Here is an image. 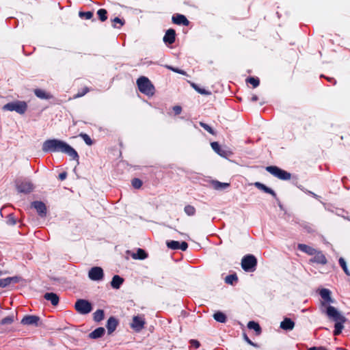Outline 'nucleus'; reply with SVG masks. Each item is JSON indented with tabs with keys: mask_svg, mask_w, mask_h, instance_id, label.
<instances>
[{
	"mask_svg": "<svg viewBox=\"0 0 350 350\" xmlns=\"http://www.w3.org/2000/svg\"><path fill=\"white\" fill-rule=\"evenodd\" d=\"M42 150L44 152H59L67 154L73 160L78 161L79 155L77 152L69 144L59 139H52L44 142Z\"/></svg>",
	"mask_w": 350,
	"mask_h": 350,
	"instance_id": "obj_1",
	"label": "nucleus"
},
{
	"mask_svg": "<svg viewBox=\"0 0 350 350\" xmlns=\"http://www.w3.org/2000/svg\"><path fill=\"white\" fill-rule=\"evenodd\" d=\"M325 312L329 319L335 322L334 335L338 336L344 328L343 324L346 321V318L332 306L327 307Z\"/></svg>",
	"mask_w": 350,
	"mask_h": 350,
	"instance_id": "obj_2",
	"label": "nucleus"
},
{
	"mask_svg": "<svg viewBox=\"0 0 350 350\" xmlns=\"http://www.w3.org/2000/svg\"><path fill=\"white\" fill-rule=\"evenodd\" d=\"M137 85L139 92L146 96H152L154 94V87L146 77H140L137 79Z\"/></svg>",
	"mask_w": 350,
	"mask_h": 350,
	"instance_id": "obj_3",
	"label": "nucleus"
},
{
	"mask_svg": "<svg viewBox=\"0 0 350 350\" xmlns=\"http://www.w3.org/2000/svg\"><path fill=\"white\" fill-rule=\"evenodd\" d=\"M257 266V259L253 254H247L242 258L241 267L247 272H253Z\"/></svg>",
	"mask_w": 350,
	"mask_h": 350,
	"instance_id": "obj_4",
	"label": "nucleus"
},
{
	"mask_svg": "<svg viewBox=\"0 0 350 350\" xmlns=\"http://www.w3.org/2000/svg\"><path fill=\"white\" fill-rule=\"evenodd\" d=\"M27 109V105L25 101H15L5 104L3 107V110L10 111L18 113L19 114H23Z\"/></svg>",
	"mask_w": 350,
	"mask_h": 350,
	"instance_id": "obj_5",
	"label": "nucleus"
},
{
	"mask_svg": "<svg viewBox=\"0 0 350 350\" xmlns=\"http://www.w3.org/2000/svg\"><path fill=\"white\" fill-rule=\"evenodd\" d=\"M266 170L273 176L282 180H290L291 178V173L275 165L267 166L266 167Z\"/></svg>",
	"mask_w": 350,
	"mask_h": 350,
	"instance_id": "obj_6",
	"label": "nucleus"
},
{
	"mask_svg": "<svg viewBox=\"0 0 350 350\" xmlns=\"http://www.w3.org/2000/svg\"><path fill=\"white\" fill-rule=\"evenodd\" d=\"M75 310L81 314H87L92 310V306L90 301L85 299H78L75 304Z\"/></svg>",
	"mask_w": 350,
	"mask_h": 350,
	"instance_id": "obj_7",
	"label": "nucleus"
},
{
	"mask_svg": "<svg viewBox=\"0 0 350 350\" xmlns=\"http://www.w3.org/2000/svg\"><path fill=\"white\" fill-rule=\"evenodd\" d=\"M88 277L94 281L103 280L104 277L103 270L100 267H94L88 272Z\"/></svg>",
	"mask_w": 350,
	"mask_h": 350,
	"instance_id": "obj_8",
	"label": "nucleus"
},
{
	"mask_svg": "<svg viewBox=\"0 0 350 350\" xmlns=\"http://www.w3.org/2000/svg\"><path fill=\"white\" fill-rule=\"evenodd\" d=\"M146 322L144 318L140 316H135L131 323V327L135 332H140L144 327Z\"/></svg>",
	"mask_w": 350,
	"mask_h": 350,
	"instance_id": "obj_9",
	"label": "nucleus"
},
{
	"mask_svg": "<svg viewBox=\"0 0 350 350\" xmlns=\"http://www.w3.org/2000/svg\"><path fill=\"white\" fill-rule=\"evenodd\" d=\"M31 206L36 210L38 214L41 217H46L47 209L44 202L41 201H34L31 202Z\"/></svg>",
	"mask_w": 350,
	"mask_h": 350,
	"instance_id": "obj_10",
	"label": "nucleus"
},
{
	"mask_svg": "<svg viewBox=\"0 0 350 350\" xmlns=\"http://www.w3.org/2000/svg\"><path fill=\"white\" fill-rule=\"evenodd\" d=\"M166 245L168 248L174 250H180L182 251H186L188 248V244L185 241L179 243L177 241H169L166 242Z\"/></svg>",
	"mask_w": 350,
	"mask_h": 350,
	"instance_id": "obj_11",
	"label": "nucleus"
},
{
	"mask_svg": "<svg viewBox=\"0 0 350 350\" xmlns=\"http://www.w3.org/2000/svg\"><path fill=\"white\" fill-rule=\"evenodd\" d=\"M314 257L310 259V262L317 263L321 265H325L327 263V260L323 253L320 250H317L316 253L313 254Z\"/></svg>",
	"mask_w": 350,
	"mask_h": 350,
	"instance_id": "obj_12",
	"label": "nucleus"
},
{
	"mask_svg": "<svg viewBox=\"0 0 350 350\" xmlns=\"http://www.w3.org/2000/svg\"><path fill=\"white\" fill-rule=\"evenodd\" d=\"M33 186L30 182H18L16 184V189L19 193H29L33 191Z\"/></svg>",
	"mask_w": 350,
	"mask_h": 350,
	"instance_id": "obj_13",
	"label": "nucleus"
},
{
	"mask_svg": "<svg viewBox=\"0 0 350 350\" xmlns=\"http://www.w3.org/2000/svg\"><path fill=\"white\" fill-rule=\"evenodd\" d=\"M40 317L36 315H26L22 320L21 323L25 325H38Z\"/></svg>",
	"mask_w": 350,
	"mask_h": 350,
	"instance_id": "obj_14",
	"label": "nucleus"
},
{
	"mask_svg": "<svg viewBox=\"0 0 350 350\" xmlns=\"http://www.w3.org/2000/svg\"><path fill=\"white\" fill-rule=\"evenodd\" d=\"M172 23L178 25H185L188 26L189 25V21L188 19L183 14H176L172 16Z\"/></svg>",
	"mask_w": 350,
	"mask_h": 350,
	"instance_id": "obj_15",
	"label": "nucleus"
},
{
	"mask_svg": "<svg viewBox=\"0 0 350 350\" xmlns=\"http://www.w3.org/2000/svg\"><path fill=\"white\" fill-rule=\"evenodd\" d=\"M163 42L166 44H172L176 40V31L173 29H169L166 31L163 36Z\"/></svg>",
	"mask_w": 350,
	"mask_h": 350,
	"instance_id": "obj_16",
	"label": "nucleus"
},
{
	"mask_svg": "<svg viewBox=\"0 0 350 350\" xmlns=\"http://www.w3.org/2000/svg\"><path fill=\"white\" fill-rule=\"evenodd\" d=\"M118 325V321L114 317H110L107 322V329L108 334H111Z\"/></svg>",
	"mask_w": 350,
	"mask_h": 350,
	"instance_id": "obj_17",
	"label": "nucleus"
},
{
	"mask_svg": "<svg viewBox=\"0 0 350 350\" xmlns=\"http://www.w3.org/2000/svg\"><path fill=\"white\" fill-rule=\"evenodd\" d=\"M20 278L18 276L8 277L6 278L0 279V288H5L12 283H18Z\"/></svg>",
	"mask_w": 350,
	"mask_h": 350,
	"instance_id": "obj_18",
	"label": "nucleus"
},
{
	"mask_svg": "<svg viewBox=\"0 0 350 350\" xmlns=\"http://www.w3.org/2000/svg\"><path fill=\"white\" fill-rule=\"evenodd\" d=\"M320 295L324 301L323 302H322L323 306L333 302L332 299L331 297V292L327 288L322 289L320 291Z\"/></svg>",
	"mask_w": 350,
	"mask_h": 350,
	"instance_id": "obj_19",
	"label": "nucleus"
},
{
	"mask_svg": "<svg viewBox=\"0 0 350 350\" xmlns=\"http://www.w3.org/2000/svg\"><path fill=\"white\" fill-rule=\"evenodd\" d=\"M44 298L49 301L53 306H57L59 304V296L54 293H46L44 295Z\"/></svg>",
	"mask_w": 350,
	"mask_h": 350,
	"instance_id": "obj_20",
	"label": "nucleus"
},
{
	"mask_svg": "<svg viewBox=\"0 0 350 350\" xmlns=\"http://www.w3.org/2000/svg\"><path fill=\"white\" fill-rule=\"evenodd\" d=\"M254 185L256 188L264 191L265 193H269L274 198L277 197L275 192L271 188L267 187L265 185L260 182H256Z\"/></svg>",
	"mask_w": 350,
	"mask_h": 350,
	"instance_id": "obj_21",
	"label": "nucleus"
},
{
	"mask_svg": "<svg viewBox=\"0 0 350 350\" xmlns=\"http://www.w3.org/2000/svg\"><path fill=\"white\" fill-rule=\"evenodd\" d=\"M297 248L299 250H300L310 256H313V254H315L316 251H317V250L313 248L312 247L309 246L306 244H304V243L298 244Z\"/></svg>",
	"mask_w": 350,
	"mask_h": 350,
	"instance_id": "obj_22",
	"label": "nucleus"
},
{
	"mask_svg": "<svg viewBox=\"0 0 350 350\" xmlns=\"http://www.w3.org/2000/svg\"><path fill=\"white\" fill-rule=\"evenodd\" d=\"M295 323L290 318H285L280 323V327L284 330H292Z\"/></svg>",
	"mask_w": 350,
	"mask_h": 350,
	"instance_id": "obj_23",
	"label": "nucleus"
},
{
	"mask_svg": "<svg viewBox=\"0 0 350 350\" xmlns=\"http://www.w3.org/2000/svg\"><path fill=\"white\" fill-rule=\"evenodd\" d=\"M105 332V329L103 327H99L95 329L93 332L89 334V337L90 338L96 339L102 337Z\"/></svg>",
	"mask_w": 350,
	"mask_h": 350,
	"instance_id": "obj_24",
	"label": "nucleus"
},
{
	"mask_svg": "<svg viewBox=\"0 0 350 350\" xmlns=\"http://www.w3.org/2000/svg\"><path fill=\"white\" fill-rule=\"evenodd\" d=\"M123 282L124 279L122 278L118 275H115L111 282V286L115 289H118Z\"/></svg>",
	"mask_w": 350,
	"mask_h": 350,
	"instance_id": "obj_25",
	"label": "nucleus"
},
{
	"mask_svg": "<svg viewBox=\"0 0 350 350\" xmlns=\"http://www.w3.org/2000/svg\"><path fill=\"white\" fill-rule=\"evenodd\" d=\"M211 148L213 150L217 152L219 155L221 157H226V151L224 149H222L217 142H213L211 144Z\"/></svg>",
	"mask_w": 350,
	"mask_h": 350,
	"instance_id": "obj_26",
	"label": "nucleus"
},
{
	"mask_svg": "<svg viewBox=\"0 0 350 350\" xmlns=\"http://www.w3.org/2000/svg\"><path fill=\"white\" fill-rule=\"evenodd\" d=\"M211 185L213 189L216 190H222L228 188L230 187V183H221L218 180H212Z\"/></svg>",
	"mask_w": 350,
	"mask_h": 350,
	"instance_id": "obj_27",
	"label": "nucleus"
},
{
	"mask_svg": "<svg viewBox=\"0 0 350 350\" xmlns=\"http://www.w3.org/2000/svg\"><path fill=\"white\" fill-rule=\"evenodd\" d=\"M34 94L37 97L41 99H49L52 97L50 94L41 89H35Z\"/></svg>",
	"mask_w": 350,
	"mask_h": 350,
	"instance_id": "obj_28",
	"label": "nucleus"
},
{
	"mask_svg": "<svg viewBox=\"0 0 350 350\" xmlns=\"http://www.w3.org/2000/svg\"><path fill=\"white\" fill-rule=\"evenodd\" d=\"M132 257L134 259L144 260L148 257V254L144 250L138 248L137 252L133 254Z\"/></svg>",
	"mask_w": 350,
	"mask_h": 350,
	"instance_id": "obj_29",
	"label": "nucleus"
},
{
	"mask_svg": "<svg viewBox=\"0 0 350 350\" xmlns=\"http://www.w3.org/2000/svg\"><path fill=\"white\" fill-rule=\"evenodd\" d=\"M247 327L250 329H254L256 335H260L262 332L260 325L258 323L253 321H249V323H247Z\"/></svg>",
	"mask_w": 350,
	"mask_h": 350,
	"instance_id": "obj_30",
	"label": "nucleus"
},
{
	"mask_svg": "<svg viewBox=\"0 0 350 350\" xmlns=\"http://www.w3.org/2000/svg\"><path fill=\"white\" fill-rule=\"evenodd\" d=\"M213 318L216 321L219 323H226L227 321L226 315L220 311L216 312L213 314Z\"/></svg>",
	"mask_w": 350,
	"mask_h": 350,
	"instance_id": "obj_31",
	"label": "nucleus"
},
{
	"mask_svg": "<svg viewBox=\"0 0 350 350\" xmlns=\"http://www.w3.org/2000/svg\"><path fill=\"white\" fill-rule=\"evenodd\" d=\"M105 317V313L103 310L98 309L93 314V319L94 321L96 322H100Z\"/></svg>",
	"mask_w": 350,
	"mask_h": 350,
	"instance_id": "obj_32",
	"label": "nucleus"
},
{
	"mask_svg": "<svg viewBox=\"0 0 350 350\" xmlns=\"http://www.w3.org/2000/svg\"><path fill=\"white\" fill-rule=\"evenodd\" d=\"M97 15L100 21L104 22L107 19V11L101 8L97 11Z\"/></svg>",
	"mask_w": 350,
	"mask_h": 350,
	"instance_id": "obj_33",
	"label": "nucleus"
},
{
	"mask_svg": "<svg viewBox=\"0 0 350 350\" xmlns=\"http://www.w3.org/2000/svg\"><path fill=\"white\" fill-rule=\"evenodd\" d=\"M184 211L188 216H193L196 213V208L190 204L185 206Z\"/></svg>",
	"mask_w": 350,
	"mask_h": 350,
	"instance_id": "obj_34",
	"label": "nucleus"
},
{
	"mask_svg": "<svg viewBox=\"0 0 350 350\" xmlns=\"http://www.w3.org/2000/svg\"><path fill=\"white\" fill-rule=\"evenodd\" d=\"M124 21L120 19L118 17H116L112 20L113 27L114 28H120L122 26L124 25Z\"/></svg>",
	"mask_w": 350,
	"mask_h": 350,
	"instance_id": "obj_35",
	"label": "nucleus"
},
{
	"mask_svg": "<svg viewBox=\"0 0 350 350\" xmlns=\"http://www.w3.org/2000/svg\"><path fill=\"white\" fill-rule=\"evenodd\" d=\"M246 82L250 83L253 86V88H256L260 84V80L258 77H248L246 79Z\"/></svg>",
	"mask_w": 350,
	"mask_h": 350,
	"instance_id": "obj_36",
	"label": "nucleus"
},
{
	"mask_svg": "<svg viewBox=\"0 0 350 350\" xmlns=\"http://www.w3.org/2000/svg\"><path fill=\"white\" fill-rule=\"evenodd\" d=\"M238 281V277L237 274H230L226 277L225 282L229 284H233L234 282Z\"/></svg>",
	"mask_w": 350,
	"mask_h": 350,
	"instance_id": "obj_37",
	"label": "nucleus"
},
{
	"mask_svg": "<svg viewBox=\"0 0 350 350\" xmlns=\"http://www.w3.org/2000/svg\"><path fill=\"white\" fill-rule=\"evenodd\" d=\"M79 16L81 18H85V19L89 20L93 17L94 13L91 11H88V12H81V11L79 12Z\"/></svg>",
	"mask_w": 350,
	"mask_h": 350,
	"instance_id": "obj_38",
	"label": "nucleus"
},
{
	"mask_svg": "<svg viewBox=\"0 0 350 350\" xmlns=\"http://www.w3.org/2000/svg\"><path fill=\"white\" fill-rule=\"evenodd\" d=\"M338 262H339V265L340 266L342 267V269H343L344 272L347 275H350V273L349 271V269L347 268V263L345 260V259L342 257H340L338 260Z\"/></svg>",
	"mask_w": 350,
	"mask_h": 350,
	"instance_id": "obj_39",
	"label": "nucleus"
},
{
	"mask_svg": "<svg viewBox=\"0 0 350 350\" xmlns=\"http://www.w3.org/2000/svg\"><path fill=\"white\" fill-rule=\"evenodd\" d=\"M200 125L201 127H202L204 130H206L207 132H208L210 134L213 135H215L216 133L215 131L206 123H204L203 122H200Z\"/></svg>",
	"mask_w": 350,
	"mask_h": 350,
	"instance_id": "obj_40",
	"label": "nucleus"
},
{
	"mask_svg": "<svg viewBox=\"0 0 350 350\" xmlns=\"http://www.w3.org/2000/svg\"><path fill=\"white\" fill-rule=\"evenodd\" d=\"M90 91L88 87H84L83 89L78 91V92L74 96V98H77L83 96Z\"/></svg>",
	"mask_w": 350,
	"mask_h": 350,
	"instance_id": "obj_41",
	"label": "nucleus"
},
{
	"mask_svg": "<svg viewBox=\"0 0 350 350\" xmlns=\"http://www.w3.org/2000/svg\"><path fill=\"white\" fill-rule=\"evenodd\" d=\"M14 322V317L13 316H8L3 318L1 322V325H10Z\"/></svg>",
	"mask_w": 350,
	"mask_h": 350,
	"instance_id": "obj_42",
	"label": "nucleus"
},
{
	"mask_svg": "<svg viewBox=\"0 0 350 350\" xmlns=\"http://www.w3.org/2000/svg\"><path fill=\"white\" fill-rule=\"evenodd\" d=\"M79 136L82 137L87 145L91 146L93 144L92 139L86 133H81Z\"/></svg>",
	"mask_w": 350,
	"mask_h": 350,
	"instance_id": "obj_43",
	"label": "nucleus"
},
{
	"mask_svg": "<svg viewBox=\"0 0 350 350\" xmlns=\"http://www.w3.org/2000/svg\"><path fill=\"white\" fill-rule=\"evenodd\" d=\"M132 186L135 189H139L142 186V181L137 178H135L131 181Z\"/></svg>",
	"mask_w": 350,
	"mask_h": 350,
	"instance_id": "obj_44",
	"label": "nucleus"
},
{
	"mask_svg": "<svg viewBox=\"0 0 350 350\" xmlns=\"http://www.w3.org/2000/svg\"><path fill=\"white\" fill-rule=\"evenodd\" d=\"M6 222L8 225L14 226L16 224V219L13 214H9L7 216Z\"/></svg>",
	"mask_w": 350,
	"mask_h": 350,
	"instance_id": "obj_45",
	"label": "nucleus"
},
{
	"mask_svg": "<svg viewBox=\"0 0 350 350\" xmlns=\"http://www.w3.org/2000/svg\"><path fill=\"white\" fill-rule=\"evenodd\" d=\"M192 86L193 87V88L200 94H203V95H208L211 94L210 92L206 90L205 89H202L200 88H199L197 85L193 83L192 84Z\"/></svg>",
	"mask_w": 350,
	"mask_h": 350,
	"instance_id": "obj_46",
	"label": "nucleus"
},
{
	"mask_svg": "<svg viewBox=\"0 0 350 350\" xmlns=\"http://www.w3.org/2000/svg\"><path fill=\"white\" fill-rule=\"evenodd\" d=\"M167 68L171 70H172L173 72H176V73H178V74H181L183 75H186V72L185 71L183 70H180L179 68H174L172 66H167Z\"/></svg>",
	"mask_w": 350,
	"mask_h": 350,
	"instance_id": "obj_47",
	"label": "nucleus"
},
{
	"mask_svg": "<svg viewBox=\"0 0 350 350\" xmlns=\"http://www.w3.org/2000/svg\"><path fill=\"white\" fill-rule=\"evenodd\" d=\"M189 343L192 347H193L195 349H198L200 346V343L198 340L195 339H191L189 340Z\"/></svg>",
	"mask_w": 350,
	"mask_h": 350,
	"instance_id": "obj_48",
	"label": "nucleus"
},
{
	"mask_svg": "<svg viewBox=\"0 0 350 350\" xmlns=\"http://www.w3.org/2000/svg\"><path fill=\"white\" fill-rule=\"evenodd\" d=\"M175 115H179L182 111V107L179 105H176L172 108Z\"/></svg>",
	"mask_w": 350,
	"mask_h": 350,
	"instance_id": "obj_49",
	"label": "nucleus"
},
{
	"mask_svg": "<svg viewBox=\"0 0 350 350\" xmlns=\"http://www.w3.org/2000/svg\"><path fill=\"white\" fill-rule=\"evenodd\" d=\"M66 177H67L66 172H63L60 173L58 176V178L60 180H64L66 178Z\"/></svg>",
	"mask_w": 350,
	"mask_h": 350,
	"instance_id": "obj_50",
	"label": "nucleus"
},
{
	"mask_svg": "<svg viewBox=\"0 0 350 350\" xmlns=\"http://www.w3.org/2000/svg\"><path fill=\"white\" fill-rule=\"evenodd\" d=\"M308 350H327L325 347H312L308 349Z\"/></svg>",
	"mask_w": 350,
	"mask_h": 350,
	"instance_id": "obj_51",
	"label": "nucleus"
},
{
	"mask_svg": "<svg viewBox=\"0 0 350 350\" xmlns=\"http://www.w3.org/2000/svg\"><path fill=\"white\" fill-rule=\"evenodd\" d=\"M245 340L247 342L252 346L256 347V345L247 336L246 334L244 335Z\"/></svg>",
	"mask_w": 350,
	"mask_h": 350,
	"instance_id": "obj_52",
	"label": "nucleus"
},
{
	"mask_svg": "<svg viewBox=\"0 0 350 350\" xmlns=\"http://www.w3.org/2000/svg\"><path fill=\"white\" fill-rule=\"evenodd\" d=\"M326 79L330 82V83H333L334 85H335L336 83V81L335 80L334 78H332V77H326Z\"/></svg>",
	"mask_w": 350,
	"mask_h": 350,
	"instance_id": "obj_53",
	"label": "nucleus"
},
{
	"mask_svg": "<svg viewBox=\"0 0 350 350\" xmlns=\"http://www.w3.org/2000/svg\"><path fill=\"white\" fill-rule=\"evenodd\" d=\"M258 100V98L256 95H253L251 98V101L256 102Z\"/></svg>",
	"mask_w": 350,
	"mask_h": 350,
	"instance_id": "obj_54",
	"label": "nucleus"
},
{
	"mask_svg": "<svg viewBox=\"0 0 350 350\" xmlns=\"http://www.w3.org/2000/svg\"><path fill=\"white\" fill-rule=\"evenodd\" d=\"M3 274V271L0 270V275Z\"/></svg>",
	"mask_w": 350,
	"mask_h": 350,
	"instance_id": "obj_55",
	"label": "nucleus"
}]
</instances>
